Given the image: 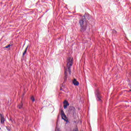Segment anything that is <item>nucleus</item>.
<instances>
[{
  "label": "nucleus",
  "instance_id": "nucleus-8",
  "mask_svg": "<svg viewBox=\"0 0 131 131\" xmlns=\"http://www.w3.org/2000/svg\"><path fill=\"white\" fill-rule=\"evenodd\" d=\"M73 83L74 85H76V86L79 85V82L76 80V79H74Z\"/></svg>",
  "mask_w": 131,
  "mask_h": 131
},
{
  "label": "nucleus",
  "instance_id": "nucleus-1",
  "mask_svg": "<svg viewBox=\"0 0 131 131\" xmlns=\"http://www.w3.org/2000/svg\"><path fill=\"white\" fill-rule=\"evenodd\" d=\"M73 64V59L71 57H69L68 58V62H67V68L68 69H66V68H64L65 71H67V73L69 72V74H71V66Z\"/></svg>",
  "mask_w": 131,
  "mask_h": 131
},
{
  "label": "nucleus",
  "instance_id": "nucleus-17",
  "mask_svg": "<svg viewBox=\"0 0 131 131\" xmlns=\"http://www.w3.org/2000/svg\"><path fill=\"white\" fill-rule=\"evenodd\" d=\"M7 130H8V131L11 130V129H10V128H8V127H7Z\"/></svg>",
  "mask_w": 131,
  "mask_h": 131
},
{
  "label": "nucleus",
  "instance_id": "nucleus-3",
  "mask_svg": "<svg viewBox=\"0 0 131 131\" xmlns=\"http://www.w3.org/2000/svg\"><path fill=\"white\" fill-rule=\"evenodd\" d=\"M79 23L80 26H86V20L85 19V15L81 16L79 20Z\"/></svg>",
  "mask_w": 131,
  "mask_h": 131
},
{
  "label": "nucleus",
  "instance_id": "nucleus-6",
  "mask_svg": "<svg viewBox=\"0 0 131 131\" xmlns=\"http://www.w3.org/2000/svg\"><path fill=\"white\" fill-rule=\"evenodd\" d=\"M86 30V26H80V32H84Z\"/></svg>",
  "mask_w": 131,
  "mask_h": 131
},
{
  "label": "nucleus",
  "instance_id": "nucleus-5",
  "mask_svg": "<svg viewBox=\"0 0 131 131\" xmlns=\"http://www.w3.org/2000/svg\"><path fill=\"white\" fill-rule=\"evenodd\" d=\"M61 115L62 119H63L65 121H67V120H66V118H67V117H66V115H65V113H64L63 110H61ZM65 118H66V119H65Z\"/></svg>",
  "mask_w": 131,
  "mask_h": 131
},
{
  "label": "nucleus",
  "instance_id": "nucleus-4",
  "mask_svg": "<svg viewBox=\"0 0 131 131\" xmlns=\"http://www.w3.org/2000/svg\"><path fill=\"white\" fill-rule=\"evenodd\" d=\"M97 101H98V102H102V99L103 97L102 96H101V93H100V91L99 90H96L95 92Z\"/></svg>",
  "mask_w": 131,
  "mask_h": 131
},
{
  "label": "nucleus",
  "instance_id": "nucleus-10",
  "mask_svg": "<svg viewBox=\"0 0 131 131\" xmlns=\"http://www.w3.org/2000/svg\"><path fill=\"white\" fill-rule=\"evenodd\" d=\"M19 109H24V107L23 106V103L21 102L17 106Z\"/></svg>",
  "mask_w": 131,
  "mask_h": 131
},
{
  "label": "nucleus",
  "instance_id": "nucleus-16",
  "mask_svg": "<svg viewBox=\"0 0 131 131\" xmlns=\"http://www.w3.org/2000/svg\"><path fill=\"white\" fill-rule=\"evenodd\" d=\"M63 103L64 104H65V105H67V104H69V103H68V101H67V100H65Z\"/></svg>",
  "mask_w": 131,
  "mask_h": 131
},
{
  "label": "nucleus",
  "instance_id": "nucleus-9",
  "mask_svg": "<svg viewBox=\"0 0 131 131\" xmlns=\"http://www.w3.org/2000/svg\"><path fill=\"white\" fill-rule=\"evenodd\" d=\"M64 75L63 82L65 83L67 81V71H64Z\"/></svg>",
  "mask_w": 131,
  "mask_h": 131
},
{
  "label": "nucleus",
  "instance_id": "nucleus-13",
  "mask_svg": "<svg viewBox=\"0 0 131 131\" xmlns=\"http://www.w3.org/2000/svg\"><path fill=\"white\" fill-rule=\"evenodd\" d=\"M112 32L113 33V34H116V33H117V31H116V30H112Z\"/></svg>",
  "mask_w": 131,
  "mask_h": 131
},
{
  "label": "nucleus",
  "instance_id": "nucleus-7",
  "mask_svg": "<svg viewBox=\"0 0 131 131\" xmlns=\"http://www.w3.org/2000/svg\"><path fill=\"white\" fill-rule=\"evenodd\" d=\"M0 117H1V122L2 124H4V123H5V121L6 119H5V117H4V116L2 114H0Z\"/></svg>",
  "mask_w": 131,
  "mask_h": 131
},
{
  "label": "nucleus",
  "instance_id": "nucleus-15",
  "mask_svg": "<svg viewBox=\"0 0 131 131\" xmlns=\"http://www.w3.org/2000/svg\"><path fill=\"white\" fill-rule=\"evenodd\" d=\"M69 106V104L67 103V104H65L63 105V107L64 108V109H66V108H67V106Z\"/></svg>",
  "mask_w": 131,
  "mask_h": 131
},
{
  "label": "nucleus",
  "instance_id": "nucleus-2",
  "mask_svg": "<svg viewBox=\"0 0 131 131\" xmlns=\"http://www.w3.org/2000/svg\"><path fill=\"white\" fill-rule=\"evenodd\" d=\"M69 112L70 114H71V115H73L74 117L75 116H76V110L75 109V107L73 106H71L69 107Z\"/></svg>",
  "mask_w": 131,
  "mask_h": 131
},
{
  "label": "nucleus",
  "instance_id": "nucleus-18",
  "mask_svg": "<svg viewBox=\"0 0 131 131\" xmlns=\"http://www.w3.org/2000/svg\"><path fill=\"white\" fill-rule=\"evenodd\" d=\"M129 85L130 88H131V85H130V84H129Z\"/></svg>",
  "mask_w": 131,
  "mask_h": 131
},
{
  "label": "nucleus",
  "instance_id": "nucleus-14",
  "mask_svg": "<svg viewBox=\"0 0 131 131\" xmlns=\"http://www.w3.org/2000/svg\"><path fill=\"white\" fill-rule=\"evenodd\" d=\"M11 46H13V45L9 44V45L5 47V49H8V48H10V47H11Z\"/></svg>",
  "mask_w": 131,
  "mask_h": 131
},
{
  "label": "nucleus",
  "instance_id": "nucleus-11",
  "mask_svg": "<svg viewBox=\"0 0 131 131\" xmlns=\"http://www.w3.org/2000/svg\"><path fill=\"white\" fill-rule=\"evenodd\" d=\"M28 47H29V46H28L27 47V48H26L24 52L23 53V57H24V56H25V55H26V53H27V50L28 49Z\"/></svg>",
  "mask_w": 131,
  "mask_h": 131
},
{
  "label": "nucleus",
  "instance_id": "nucleus-12",
  "mask_svg": "<svg viewBox=\"0 0 131 131\" xmlns=\"http://www.w3.org/2000/svg\"><path fill=\"white\" fill-rule=\"evenodd\" d=\"M31 100L32 102H34L35 101V98H34V97L33 96L31 97Z\"/></svg>",
  "mask_w": 131,
  "mask_h": 131
}]
</instances>
